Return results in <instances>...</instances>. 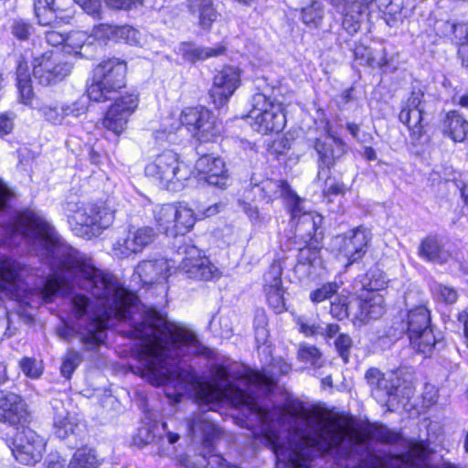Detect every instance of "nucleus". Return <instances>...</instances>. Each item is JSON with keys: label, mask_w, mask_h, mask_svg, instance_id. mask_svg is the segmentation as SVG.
<instances>
[{"label": "nucleus", "mask_w": 468, "mask_h": 468, "mask_svg": "<svg viewBox=\"0 0 468 468\" xmlns=\"http://www.w3.org/2000/svg\"><path fill=\"white\" fill-rule=\"evenodd\" d=\"M127 323L133 337L142 343L134 373L154 386H165L167 398L179 402L184 393L195 390L200 406L217 411L221 406L242 407L246 426L271 446L280 465L310 468L316 448L332 456L339 468H431V453L423 441L406 439L385 426L368 431L341 422L325 410L290 401L271 410L260 405L253 395L271 390L276 375L291 366L279 359L271 369L258 372L237 362L211 367V381L200 382L179 358L203 355L205 347L191 329L170 322L152 308L141 306L137 296L126 290L112 273L101 270V345L113 321Z\"/></svg>", "instance_id": "nucleus-1"}, {"label": "nucleus", "mask_w": 468, "mask_h": 468, "mask_svg": "<svg viewBox=\"0 0 468 468\" xmlns=\"http://www.w3.org/2000/svg\"><path fill=\"white\" fill-rule=\"evenodd\" d=\"M371 274L368 288H364L358 298L347 301L346 296H337L331 303V314L342 320L349 315L365 322L368 319H378L385 311L384 298L378 292L382 290L387 282L381 273Z\"/></svg>", "instance_id": "nucleus-2"}, {"label": "nucleus", "mask_w": 468, "mask_h": 468, "mask_svg": "<svg viewBox=\"0 0 468 468\" xmlns=\"http://www.w3.org/2000/svg\"><path fill=\"white\" fill-rule=\"evenodd\" d=\"M182 125L197 138L205 143L214 140L220 133V123L207 108L188 107L182 111L179 118L168 114L162 119L161 128L155 132V138L163 139L166 134L177 131Z\"/></svg>", "instance_id": "nucleus-3"}, {"label": "nucleus", "mask_w": 468, "mask_h": 468, "mask_svg": "<svg viewBox=\"0 0 468 468\" xmlns=\"http://www.w3.org/2000/svg\"><path fill=\"white\" fill-rule=\"evenodd\" d=\"M65 211L71 230L86 239L99 236L114 219L113 211L104 204L68 202Z\"/></svg>", "instance_id": "nucleus-4"}, {"label": "nucleus", "mask_w": 468, "mask_h": 468, "mask_svg": "<svg viewBox=\"0 0 468 468\" xmlns=\"http://www.w3.org/2000/svg\"><path fill=\"white\" fill-rule=\"evenodd\" d=\"M127 63L118 58L100 62L93 69L87 94L90 100L101 102L112 99L125 86Z\"/></svg>", "instance_id": "nucleus-5"}, {"label": "nucleus", "mask_w": 468, "mask_h": 468, "mask_svg": "<svg viewBox=\"0 0 468 468\" xmlns=\"http://www.w3.org/2000/svg\"><path fill=\"white\" fill-rule=\"evenodd\" d=\"M145 176L162 187L176 191L184 187L192 176L190 166L180 159L178 154L165 151L150 161L144 168Z\"/></svg>", "instance_id": "nucleus-6"}, {"label": "nucleus", "mask_w": 468, "mask_h": 468, "mask_svg": "<svg viewBox=\"0 0 468 468\" xmlns=\"http://www.w3.org/2000/svg\"><path fill=\"white\" fill-rule=\"evenodd\" d=\"M247 118L250 127L261 134L278 133L286 124L284 108L276 99L261 92L255 93L250 101Z\"/></svg>", "instance_id": "nucleus-7"}, {"label": "nucleus", "mask_w": 468, "mask_h": 468, "mask_svg": "<svg viewBox=\"0 0 468 468\" xmlns=\"http://www.w3.org/2000/svg\"><path fill=\"white\" fill-rule=\"evenodd\" d=\"M338 11L343 15V27L349 34L358 31L361 15L374 4L378 10L394 20L399 19L401 13V0H331Z\"/></svg>", "instance_id": "nucleus-8"}, {"label": "nucleus", "mask_w": 468, "mask_h": 468, "mask_svg": "<svg viewBox=\"0 0 468 468\" xmlns=\"http://www.w3.org/2000/svg\"><path fill=\"white\" fill-rule=\"evenodd\" d=\"M154 221L160 231L176 237L189 232L197 220L192 208L186 205H158L154 209Z\"/></svg>", "instance_id": "nucleus-9"}, {"label": "nucleus", "mask_w": 468, "mask_h": 468, "mask_svg": "<svg viewBox=\"0 0 468 468\" xmlns=\"http://www.w3.org/2000/svg\"><path fill=\"white\" fill-rule=\"evenodd\" d=\"M366 378L371 387L372 395L381 404H389L400 396H409L410 388L402 387L400 372L388 371L382 373L377 368H370L366 373Z\"/></svg>", "instance_id": "nucleus-10"}, {"label": "nucleus", "mask_w": 468, "mask_h": 468, "mask_svg": "<svg viewBox=\"0 0 468 468\" xmlns=\"http://www.w3.org/2000/svg\"><path fill=\"white\" fill-rule=\"evenodd\" d=\"M33 76L41 85H52L64 80L71 71L60 52L48 50L37 53L32 60Z\"/></svg>", "instance_id": "nucleus-11"}, {"label": "nucleus", "mask_w": 468, "mask_h": 468, "mask_svg": "<svg viewBox=\"0 0 468 468\" xmlns=\"http://www.w3.org/2000/svg\"><path fill=\"white\" fill-rule=\"evenodd\" d=\"M139 94L137 91L125 92L121 95L109 107L104 114L101 124L104 129L119 136L128 124L130 117L139 106Z\"/></svg>", "instance_id": "nucleus-12"}, {"label": "nucleus", "mask_w": 468, "mask_h": 468, "mask_svg": "<svg viewBox=\"0 0 468 468\" xmlns=\"http://www.w3.org/2000/svg\"><path fill=\"white\" fill-rule=\"evenodd\" d=\"M408 335L410 345L424 355L431 353L435 337L430 327V313L424 306H418L408 314Z\"/></svg>", "instance_id": "nucleus-13"}, {"label": "nucleus", "mask_w": 468, "mask_h": 468, "mask_svg": "<svg viewBox=\"0 0 468 468\" xmlns=\"http://www.w3.org/2000/svg\"><path fill=\"white\" fill-rule=\"evenodd\" d=\"M178 253L183 254L179 269L189 279L213 281L220 278V271L196 246L185 245L179 248Z\"/></svg>", "instance_id": "nucleus-14"}, {"label": "nucleus", "mask_w": 468, "mask_h": 468, "mask_svg": "<svg viewBox=\"0 0 468 468\" xmlns=\"http://www.w3.org/2000/svg\"><path fill=\"white\" fill-rule=\"evenodd\" d=\"M9 447L17 462L26 465H33L42 459L46 450V441L33 430L22 426Z\"/></svg>", "instance_id": "nucleus-15"}, {"label": "nucleus", "mask_w": 468, "mask_h": 468, "mask_svg": "<svg viewBox=\"0 0 468 468\" xmlns=\"http://www.w3.org/2000/svg\"><path fill=\"white\" fill-rule=\"evenodd\" d=\"M371 240V232L364 227L354 229L345 235L336 236L332 239V250L343 256L347 264L360 260Z\"/></svg>", "instance_id": "nucleus-16"}, {"label": "nucleus", "mask_w": 468, "mask_h": 468, "mask_svg": "<svg viewBox=\"0 0 468 468\" xmlns=\"http://www.w3.org/2000/svg\"><path fill=\"white\" fill-rule=\"evenodd\" d=\"M322 247L317 240H310L303 248L299 250L297 263L294 271L299 279L316 280L324 278L327 269L322 256Z\"/></svg>", "instance_id": "nucleus-17"}, {"label": "nucleus", "mask_w": 468, "mask_h": 468, "mask_svg": "<svg viewBox=\"0 0 468 468\" xmlns=\"http://www.w3.org/2000/svg\"><path fill=\"white\" fill-rule=\"evenodd\" d=\"M155 232L151 227L129 228L124 236L119 237L112 244V254L119 259H125L141 253L155 239Z\"/></svg>", "instance_id": "nucleus-18"}, {"label": "nucleus", "mask_w": 468, "mask_h": 468, "mask_svg": "<svg viewBox=\"0 0 468 468\" xmlns=\"http://www.w3.org/2000/svg\"><path fill=\"white\" fill-rule=\"evenodd\" d=\"M423 97L420 90L412 91L399 115V121L408 127L412 144H420L425 135Z\"/></svg>", "instance_id": "nucleus-19"}, {"label": "nucleus", "mask_w": 468, "mask_h": 468, "mask_svg": "<svg viewBox=\"0 0 468 468\" xmlns=\"http://www.w3.org/2000/svg\"><path fill=\"white\" fill-rule=\"evenodd\" d=\"M240 83V70L238 68L226 66L218 70L213 77V83L209 90L214 105L217 108L226 105Z\"/></svg>", "instance_id": "nucleus-20"}, {"label": "nucleus", "mask_w": 468, "mask_h": 468, "mask_svg": "<svg viewBox=\"0 0 468 468\" xmlns=\"http://www.w3.org/2000/svg\"><path fill=\"white\" fill-rule=\"evenodd\" d=\"M34 12L40 26L69 23L73 12L68 8L70 0H33Z\"/></svg>", "instance_id": "nucleus-21"}, {"label": "nucleus", "mask_w": 468, "mask_h": 468, "mask_svg": "<svg viewBox=\"0 0 468 468\" xmlns=\"http://www.w3.org/2000/svg\"><path fill=\"white\" fill-rule=\"evenodd\" d=\"M192 176L207 184L224 188L228 186L229 176L224 161L217 156L205 154L196 162Z\"/></svg>", "instance_id": "nucleus-22"}, {"label": "nucleus", "mask_w": 468, "mask_h": 468, "mask_svg": "<svg viewBox=\"0 0 468 468\" xmlns=\"http://www.w3.org/2000/svg\"><path fill=\"white\" fill-rule=\"evenodd\" d=\"M282 267L280 262L274 261L271 264L268 271L264 274L263 290L266 301L272 310L282 313L286 310L284 289L282 282Z\"/></svg>", "instance_id": "nucleus-23"}, {"label": "nucleus", "mask_w": 468, "mask_h": 468, "mask_svg": "<svg viewBox=\"0 0 468 468\" xmlns=\"http://www.w3.org/2000/svg\"><path fill=\"white\" fill-rule=\"evenodd\" d=\"M175 271V261L163 257L143 261L135 268V273L144 284L163 283Z\"/></svg>", "instance_id": "nucleus-24"}, {"label": "nucleus", "mask_w": 468, "mask_h": 468, "mask_svg": "<svg viewBox=\"0 0 468 468\" xmlns=\"http://www.w3.org/2000/svg\"><path fill=\"white\" fill-rule=\"evenodd\" d=\"M101 464L95 449L83 446L78 448L69 461L58 455L50 456L47 468H99Z\"/></svg>", "instance_id": "nucleus-25"}, {"label": "nucleus", "mask_w": 468, "mask_h": 468, "mask_svg": "<svg viewBox=\"0 0 468 468\" xmlns=\"http://www.w3.org/2000/svg\"><path fill=\"white\" fill-rule=\"evenodd\" d=\"M27 419L23 399L16 393L0 391V421L15 426L23 425Z\"/></svg>", "instance_id": "nucleus-26"}, {"label": "nucleus", "mask_w": 468, "mask_h": 468, "mask_svg": "<svg viewBox=\"0 0 468 468\" xmlns=\"http://www.w3.org/2000/svg\"><path fill=\"white\" fill-rule=\"evenodd\" d=\"M187 427L189 435L195 440L201 441L207 448L221 435L220 429L204 412L194 413L187 420Z\"/></svg>", "instance_id": "nucleus-27"}, {"label": "nucleus", "mask_w": 468, "mask_h": 468, "mask_svg": "<svg viewBox=\"0 0 468 468\" xmlns=\"http://www.w3.org/2000/svg\"><path fill=\"white\" fill-rule=\"evenodd\" d=\"M288 207L292 216V223L296 226L299 232H306L311 239L320 226L322 217L313 211L305 210L303 200L299 197L296 203L291 202Z\"/></svg>", "instance_id": "nucleus-28"}, {"label": "nucleus", "mask_w": 468, "mask_h": 468, "mask_svg": "<svg viewBox=\"0 0 468 468\" xmlns=\"http://www.w3.org/2000/svg\"><path fill=\"white\" fill-rule=\"evenodd\" d=\"M325 133L326 141L333 142L336 149L333 150L328 142H322L320 139L316 141L314 147L323 165L329 166L334 164L336 158L340 157L345 153L346 144L332 131L328 123L325 125Z\"/></svg>", "instance_id": "nucleus-29"}, {"label": "nucleus", "mask_w": 468, "mask_h": 468, "mask_svg": "<svg viewBox=\"0 0 468 468\" xmlns=\"http://www.w3.org/2000/svg\"><path fill=\"white\" fill-rule=\"evenodd\" d=\"M253 191H261L263 199L267 202L274 198L282 197L285 199L287 206H289L291 202L296 203L298 200V196L290 188L286 182L282 180L267 179L263 181L261 186H255Z\"/></svg>", "instance_id": "nucleus-30"}, {"label": "nucleus", "mask_w": 468, "mask_h": 468, "mask_svg": "<svg viewBox=\"0 0 468 468\" xmlns=\"http://www.w3.org/2000/svg\"><path fill=\"white\" fill-rule=\"evenodd\" d=\"M53 417V429L56 436L65 439L75 432L79 425L76 415L70 414L62 405H55Z\"/></svg>", "instance_id": "nucleus-31"}, {"label": "nucleus", "mask_w": 468, "mask_h": 468, "mask_svg": "<svg viewBox=\"0 0 468 468\" xmlns=\"http://www.w3.org/2000/svg\"><path fill=\"white\" fill-rule=\"evenodd\" d=\"M225 48L221 46L217 48L198 47L193 43H181L177 48V54L188 62L205 60L224 53Z\"/></svg>", "instance_id": "nucleus-32"}, {"label": "nucleus", "mask_w": 468, "mask_h": 468, "mask_svg": "<svg viewBox=\"0 0 468 468\" xmlns=\"http://www.w3.org/2000/svg\"><path fill=\"white\" fill-rule=\"evenodd\" d=\"M189 12L197 16L203 28H208L218 17L212 0H188Z\"/></svg>", "instance_id": "nucleus-33"}, {"label": "nucleus", "mask_w": 468, "mask_h": 468, "mask_svg": "<svg viewBox=\"0 0 468 468\" xmlns=\"http://www.w3.org/2000/svg\"><path fill=\"white\" fill-rule=\"evenodd\" d=\"M443 131L454 142H463L468 133V122L456 111L449 112L443 121Z\"/></svg>", "instance_id": "nucleus-34"}, {"label": "nucleus", "mask_w": 468, "mask_h": 468, "mask_svg": "<svg viewBox=\"0 0 468 468\" xmlns=\"http://www.w3.org/2000/svg\"><path fill=\"white\" fill-rule=\"evenodd\" d=\"M419 255L427 261L440 263L450 258V253L441 247L436 237H427L421 241Z\"/></svg>", "instance_id": "nucleus-35"}, {"label": "nucleus", "mask_w": 468, "mask_h": 468, "mask_svg": "<svg viewBox=\"0 0 468 468\" xmlns=\"http://www.w3.org/2000/svg\"><path fill=\"white\" fill-rule=\"evenodd\" d=\"M16 75L20 100L24 104L29 105L33 99V90L31 86V79L27 73V67L20 63L17 67Z\"/></svg>", "instance_id": "nucleus-36"}, {"label": "nucleus", "mask_w": 468, "mask_h": 468, "mask_svg": "<svg viewBox=\"0 0 468 468\" xmlns=\"http://www.w3.org/2000/svg\"><path fill=\"white\" fill-rule=\"evenodd\" d=\"M324 17V9L321 3L312 2L311 5L302 9V21L309 27H319Z\"/></svg>", "instance_id": "nucleus-37"}, {"label": "nucleus", "mask_w": 468, "mask_h": 468, "mask_svg": "<svg viewBox=\"0 0 468 468\" xmlns=\"http://www.w3.org/2000/svg\"><path fill=\"white\" fill-rule=\"evenodd\" d=\"M90 37L86 31H73L66 37L63 47L66 53L80 54V49L90 40Z\"/></svg>", "instance_id": "nucleus-38"}, {"label": "nucleus", "mask_w": 468, "mask_h": 468, "mask_svg": "<svg viewBox=\"0 0 468 468\" xmlns=\"http://www.w3.org/2000/svg\"><path fill=\"white\" fill-rule=\"evenodd\" d=\"M106 5L112 9L132 10L143 5L150 8L159 7L155 0H105Z\"/></svg>", "instance_id": "nucleus-39"}, {"label": "nucleus", "mask_w": 468, "mask_h": 468, "mask_svg": "<svg viewBox=\"0 0 468 468\" xmlns=\"http://www.w3.org/2000/svg\"><path fill=\"white\" fill-rule=\"evenodd\" d=\"M120 27L110 24H99L92 28L90 38L100 42L116 41Z\"/></svg>", "instance_id": "nucleus-40"}, {"label": "nucleus", "mask_w": 468, "mask_h": 468, "mask_svg": "<svg viewBox=\"0 0 468 468\" xmlns=\"http://www.w3.org/2000/svg\"><path fill=\"white\" fill-rule=\"evenodd\" d=\"M298 358L314 367H321L323 366L321 353L314 346H301L298 350Z\"/></svg>", "instance_id": "nucleus-41"}, {"label": "nucleus", "mask_w": 468, "mask_h": 468, "mask_svg": "<svg viewBox=\"0 0 468 468\" xmlns=\"http://www.w3.org/2000/svg\"><path fill=\"white\" fill-rule=\"evenodd\" d=\"M431 292L436 301L446 304H452L458 299V293L456 290L441 283L433 284L431 287Z\"/></svg>", "instance_id": "nucleus-42"}, {"label": "nucleus", "mask_w": 468, "mask_h": 468, "mask_svg": "<svg viewBox=\"0 0 468 468\" xmlns=\"http://www.w3.org/2000/svg\"><path fill=\"white\" fill-rule=\"evenodd\" d=\"M88 111V99L85 96L80 97L78 100L71 103H66L61 105V112L64 113V119L66 117H79Z\"/></svg>", "instance_id": "nucleus-43"}, {"label": "nucleus", "mask_w": 468, "mask_h": 468, "mask_svg": "<svg viewBox=\"0 0 468 468\" xmlns=\"http://www.w3.org/2000/svg\"><path fill=\"white\" fill-rule=\"evenodd\" d=\"M339 289V285L336 282H326L320 288L314 290L310 292V300L314 303H322L331 298Z\"/></svg>", "instance_id": "nucleus-44"}, {"label": "nucleus", "mask_w": 468, "mask_h": 468, "mask_svg": "<svg viewBox=\"0 0 468 468\" xmlns=\"http://www.w3.org/2000/svg\"><path fill=\"white\" fill-rule=\"evenodd\" d=\"M22 372L30 378H38L43 373L42 361L36 358L24 357L19 363Z\"/></svg>", "instance_id": "nucleus-45"}, {"label": "nucleus", "mask_w": 468, "mask_h": 468, "mask_svg": "<svg viewBox=\"0 0 468 468\" xmlns=\"http://www.w3.org/2000/svg\"><path fill=\"white\" fill-rule=\"evenodd\" d=\"M81 362V356L79 352L74 350H69L63 359L62 365H61V374L67 378H69L72 375V373L75 371L77 367Z\"/></svg>", "instance_id": "nucleus-46"}, {"label": "nucleus", "mask_w": 468, "mask_h": 468, "mask_svg": "<svg viewBox=\"0 0 468 468\" xmlns=\"http://www.w3.org/2000/svg\"><path fill=\"white\" fill-rule=\"evenodd\" d=\"M142 36L140 32L129 26L120 27L116 41H123L131 46L141 44Z\"/></svg>", "instance_id": "nucleus-47"}, {"label": "nucleus", "mask_w": 468, "mask_h": 468, "mask_svg": "<svg viewBox=\"0 0 468 468\" xmlns=\"http://www.w3.org/2000/svg\"><path fill=\"white\" fill-rule=\"evenodd\" d=\"M295 321L299 326V331L305 336H313L319 334H324L323 325L316 324L315 323L309 321L303 316H297Z\"/></svg>", "instance_id": "nucleus-48"}, {"label": "nucleus", "mask_w": 468, "mask_h": 468, "mask_svg": "<svg viewBox=\"0 0 468 468\" xmlns=\"http://www.w3.org/2000/svg\"><path fill=\"white\" fill-rule=\"evenodd\" d=\"M40 112L47 121L54 124H61L65 120L64 113L61 112V106L53 107L50 105H45L41 107Z\"/></svg>", "instance_id": "nucleus-49"}, {"label": "nucleus", "mask_w": 468, "mask_h": 468, "mask_svg": "<svg viewBox=\"0 0 468 468\" xmlns=\"http://www.w3.org/2000/svg\"><path fill=\"white\" fill-rule=\"evenodd\" d=\"M88 15L100 18L101 15V0H74Z\"/></svg>", "instance_id": "nucleus-50"}, {"label": "nucleus", "mask_w": 468, "mask_h": 468, "mask_svg": "<svg viewBox=\"0 0 468 468\" xmlns=\"http://www.w3.org/2000/svg\"><path fill=\"white\" fill-rule=\"evenodd\" d=\"M335 347L340 356L344 360L345 363L348 362L349 350L352 346V340L347 335H340L335 339Z\"/></svg>", "instance_id": "nucleus-51"}, {"label": "nucleus", "mask_w": 468, "mask_h": 468, "mask_svg": "<svg viewBox=\"0 0 468 468\" xmlns=\"http://www.w3.org/2000/svg\"><path fill=\"white\" fill-rule=\"evenodd\" d=\"M239 204L242 211L249 217L253 224H258L262 221V218L261 217L257 207L243 200H239Z\"/></svg>", "instance_id": "nucleus-52"}, {"label": "nucleus", "mask_w": 468, "mask_h": 468, "mask_svg": "<svg viewBox=\"0 0 468 468\" xmlns=\"http://www.w3.org/2000/svg\"><path fill=\"white\" fill-rule=\"evenodd\" d=\"M422 399L423 405L426 408L434 405L438 399V389L433 385H425Z\"/></svg>", "instance_id": "nucleus-53"}, {"label": "nucleus", "mask_w": 468, "mask_h": 468, "mask_svg": "<svg viewBox=\"0 0 468 468\" xmlns=\"http://www.w3.org/2000/svg\"><path fill=\"white\" fill-rule=\"evenodd\" d=\"M13 34L19 39L25 40L30 35V26L22 21H16L12 27Z\"/></svg>", "instance_id": "nucleus-54"}, {"label": "nucleus", "mask_w": 468, "mask_h": 468, "mask_svg": "<svg viewBox=\"0 0 468 468\" xmlns=\"http://www.w3.org/2000/svg\"><path fill=\"white\" fill-rule=\"evenodd\" d=\"M207 465L210 468H239L238 466L232 465L228 463L221 455L219 454H211L207 457Z\"/></svg>", "instance_id": "nucleus-55"}, {"label": "nucleus", "mask_w": 468, "mask_h": 468, "mask_svg": "<svg viewBox=\"0 0 468 468\" xmlns=\"http://www.w3.org/2000/svg\"><path fill=\"white\" fill-rule=\"evenodd\" d=\"M46 41L52 47H58L61 44L65 45L66 37L58 31L51 30L46 33Z\"/></svg>", "instance_id": "nucleus-56"}, {"label": "nucleus", "mask_w": 468, "mask_h": 468, "mask_svg": "<svg viewBox=\"0 0 468 468\" xmlns=\"http://www.w3.org/2000/svg\"><path fill=\"white\" fill-rule=\"evenodd\" d=\"M14 128V118L7 114H0V135H5Z\"/></svg>", "instance_id": "nucleus-57"}, {"label": "nucleus", "mask_w": 468, "mask_h": 468, "mask_svg": "<svg viewBox=\"0 0 468 468\" xmlns=\"http://www.w3.org/2000/svg\"><path fill=\"white\" fill-rule=\"evenodd\" d=\"M346 130L350 133V134L357 141L361 143H365L367 141L368 135L366 133H363L360 135V127L353 122H347L346 123Z\"/></svg>", "instance_id": "nucleus-58"}, {"label": "nucleus", "mask_w": 468, "mask_h": 468, "mask_svg": "<svg viewBox=\"0 0 468 468\" xmlns=\"http://www.w3.org/2000/svg\"><path fill=\"white\" fill-rule=\"evenodd\" d=\"M11 197V191L5 185V183L0 180V210L4 209L6 206V203Z\"/></svg>", "instance_id": "nucleus-59"}, {"label": "nucleus", "mask_w": 468, "mask_h": 468, "mask_svg": "<svg viewBox=\"0 0 468 468\" xmlns=\"http://www.w3.org/2000/svg\"><path fill=\"white\" fill-rule=\"evenodd\" d=\"M224 207V204L222 202L215 203L211 206H208L206 209L203 211L198 210V212H201L204 217H212L218 212H220Z\"/></svg>", "instance_id": "nucleus-60"}, {"label": "nucleus", "mask_w": 468, "mask_h": 468, "mask_svg": "<svg viewBox=\"0 0 468 468\" xmlns=\"http://www.w3.org/2000/svg\"><path fill=\"white\" fill-rule=\"evenodd\" d=\"M347 190L346 186L343 183H334L327 187V194L332 195H343Z\"/></svg>", "instance_id": "nucleus-61"}, {"label": "nucleus", "mask_w": 468, "mask_h": 468, "mask_svg": "<svg viewBox=\"0 0 468 468\" xmlns=\"http://www.w3.org/2000/svg\"><path fill=\"white\" fill-rule=\"evenodd\" d=\"M324 334H320L323 336L332 338L337 335L339 332V326L336 324H328L324 326Z\"/></svg>", "instance_id": "nucleus-62"}, {"label": "nucleus", "mask_w": 468, "mask_h": 468, "mask_svg": "<svg viewBox=\"0 0 468 468\" xmlns=\"http://www.w3.org/2000/svg\"><path fill=\"white\" fill-rule=\"evenodd\" d=\"M459 55L462 58L463 65L468 67V33L466 36V41L459 48Z\"/></svg>", "instance_id": "nucleus-63"}, {"label": "nucleus", "mask_w": 468, "mask_h": 468, "mask_svg": "<svg viewBox=\"0 0 468 468\" xmlns=\"http://www.w3.org/2000/svg\"><path fill=\"white\" fill-rule=\"evenodd\" d=\"M461 192L465 204L468 206V174L464 175L463 176Z\"/></svg>", "instance_id": "nucleus-64"}]
</instances>
